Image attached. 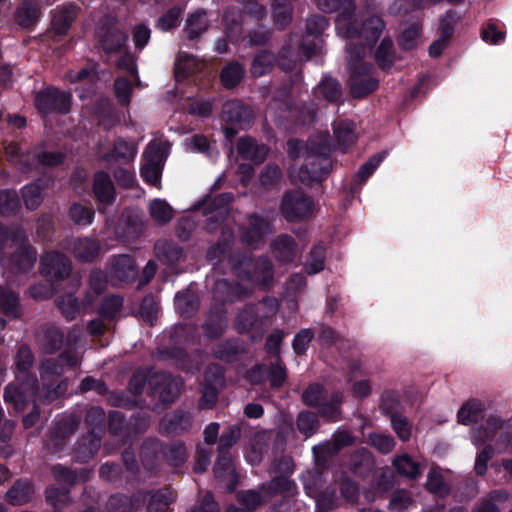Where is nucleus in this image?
Masks as SVG:
<instances>
[{
    "label": "nucleus",
    "instance_id": "obj_1",
    "mask_svg": "<svg viewBox=\"0 0 512 512\" xmlns=\"http://www.w3.org/2000/svg\"><path fill=\"white\" fill-rule=\"evenodd\" d=\"M331 154L332 147L327 136L309 138L304 163L298 172L300 182L308 187L321 185L333 168Z\"/></svg>",
    "mask_w": 512,
    "mask_h": 512
},
{
    "label": "nucleus",
    "instance_id": "obj_2",
    "mask_svg": "<svg viewBox=\"0 0 512 512\" xmlns=\"http://www.w3.org/2000/svg\"><path fill=\"white\" fill-rule=\"evenodd\" d=\"M337 30L347 39L359 38L367 47H373L379 40L385 23L379 16H370L366 19H359L356 14V6L350 1L335 20Z\"/></svg>",
    "mask_w": 512,
    "mask_h": 512
},
{
    "label": "nucleus",
    "instance_id": "obj_3",
    "mask_svg": "<svg viewBox=\"0 0 512 512\" xmlns=\"http://www.w3.org/2000/svg\"><path fill=\"white\" fill-rule=\"evenodd\" d=\"M234 233L227 227H221V235L206 251V260L213 265V270L225 275L228 271L233 274L238 268L247 265L249 257L246 254L233 252Z\"/></svg>",
    "mask_w": 512,
    "mask_h": 512
},
{
    "label": "nucleus",
    "instance_id": "obj_4",
    "mask_svg": "<svg viewBox=\"0 0 512 512\" xmlns=\"http://www.w3.org/2000/svg\"><path fill=\"white\" fill-rule=\"evenodd\" d=\"M72 100L71 92L53 85L40 89L34 93L33 97L35 109L42 118L52 114H68L71 111Z\"/></svg>",
    "mask_w": 512,
    "mask_h": 512
},
{
    "label": "nucleus",
    "instance_id": "obj_5",
    "mask_svg": "<svg viewBox=\"0 0 512 512\" xmlns=\"http://www.w3.org/2000/svg\"><path fill=\"white\" fill-rule=\"evenodd\" d=\"M181 378L166 371H158L149 375L148 395L163 405L172 404L181 393Z\"/></svg>",
    "mask_w": 512,
    "mask_h": 512
},
{
    "label": "nucleus",
    "instance_id": "obj_6",
    "mask_svg": "<svg viewBox=\"0 0 512 512\" xmlns=\"http://www.w3.org/2000/svg\"><path fill=\"white\" fill-rule=\"evenodd\" d=\"M313 199L301 190H287L284 192L279 210L282 217L289 223L299 222L312 214Z\"/></svg>",
    "mask_w": 512,
    "mask_h": 512
},
{
    "label": "nucleus",
    "instance_id": "obj_7",
    "mask_svg": "<svg viewBox=\"0 0 512 512\" xmlns=\"http://www.w3.org/2000/svg\"><path fill=\"white\" fill-rule=\"evenodd\" d=\"M234 275L255 283L263 290H269L274 281V265L266 256H260L255 261L249 257L248 264L238 268Z\"/></svg>",
    "mask_w": 512,
    "mask_h": 512
},
{
    "label": "nucleus",
    "instance_id": "obj_8",
    "mask_svg": "<svg viewBox=\"0 0 512 512\" xmlns=\"http://www.w3.org/2000/svg\"><path fill=\"white\" fill-rule=\"evenodd\" d=\"M349 88L355 99H362L377 90L379 80L372 77L373 65L371 63H351L349 66Z\"/></svg>",
    "mask_w": 512,
    "mask_h": 512
},
{
    "label": "nucleus",
    "instance_id": "obj_9",
    "mask_svg": "<svg viewBox=\"0 0 512 512\" xmlns=\"http://www.w3.org/2000/svg\"><path fill=\"white\" fill-rule=\"evenodd\" d=\"M79 12V6L74 2H65L52 10V19L50 28L46 32V37L51 38L53 42L61 41L68 32L72 24L76 21Z\"/></svg>",
    "mask_w": 512,
    "mask_h": 512
},
{
    "label": "nucleus",
    "instance_id": "obj_10",
    "mask_svg": "<svg viewBox=\"0 0 512 512\" xmlns=\"http://www.w3.org/2000/svg\"><path fill=\"white\" fill-rule=\"evenodd\" d=\"M39 390L36 376L21 379L20 385L8 384L4 389V401L12 405L16 412H22L28 405L29 398L34 397Z\"/></svg>",
    "mask_w": 512,
    "mask_h": 512
},
{
    "label": "nucleus",
    "instance_id": "obj_11",
    "mask_svg": "<svg viewBox=\"0 0 512 512\" xmlns=\"http://www.w3.org/2000/svg\"><path fill=\"white\" fill-rule=\"evenodd\" d=\"M15 250L9 255L8 264L10 270L15 274L28 273L37 261V250L29 242L26 234L25 241L16 242Z\"/></svg>",
    "mask_w": 512,
    "mask_h": 512
},
{
    "label": "nucleus",
    "instance_id": "obj_12",
    "mask_svg": "<svg viewBox=\"0 0 512 512\" xmlns=\"http://www.w3.org/2000/svg\"><path fill=\"white\" fill-rule=\"evenodd\" d=\"M71 272L72 263L63 253L50 251L42 256L41 273L51 281L64 280L70 276Z\"/></svg>",
    "mask_w": 512,
    "mask_h": 512
},
{
    "label": "nucleus",
    "instance_id": "obj_13",
    "mask_svg": "<svg viewBox=\"0 0 512 512\" xmlns=\"http://www.w3.org/2000/svg\"><path fill=\"white\" fill-rule=\"evenodd\" d=\"M247 226L242 229L241 241L247 246L259 244L264 238L273 232V226L267 217L256 212L246 216Z\"/></svg>",
    "mask_w": 512,
    "mask_h": 512
},
{
    "label": "nucleus",
    "instance_id": "obj_14",
    "mask_svg": "<svg viewBox=\"0 0 512 512\" xmlns=\"http://www.w3.org/2000/svg\"><path fill=\"white\" fill-rule=\"evenodd\" d=\"M67 249L82 263L94 262L101 251V244L95 237H72L67 240Z\"/></svg>",
    "mask_w": 512,
    "mask_h": 512
},
{
    "label": "nucleus",
    "instance_id": "obj_15",
    "mask_svg": "<svg viewBox=\"0 0 512 512\" xmlns=\"http://www.w3.org/2000/svg\"><path fill=\"white\" fill-rule=\"evenodd\" d=\"M212 294L215 301L225 304L248 298L251 290L241 283L222 278L215 281Z\"/></svg>",
    "mask_w": 512,
    "mask_h": 512
},
{
    "label": "nucleus",
    "instance_id": "obj_16",
    "mask_svg": "<svg viewBox=\"0 0 512 512\" xmlns=\"http://www.w3.org/2000/svg\"><path fill=\"white\" fill-rule=\"evenodd\" d=\"M79 421L74 417L64 418L55 423L47 441L52 453H59L65 447L68 439L77 431Z\"/></svg>",
    "mask_w": 512,
    "mask_h": 512
},
{
    "label": "nucleus",
    "instance_id": "obj_17",
    "mask_svg": "<svg viewBox=\"0 0 512 512\" xmlns=\"http://www.w3.org/2000/svg\"><path fill=\"white\" fill-rule=\"evenodd\" d=\"M42 16L40 0H21L13 13V19L21 29L32 31Z\"/></svg>",
    "mask_w": 512,
    "mask_h": 512
},
{
    "label": "nucleus",
    "instance_id": "obj_18",
    "mask_svg": "<svg viewBox=\"0 0 512 512\" xmlns=\"http://www.w3.org/2000/svg\"><path fill=\"white\" fill-rule=\"evenodd\" d=\"M92 193L95 200L104 206L114 204L117 192L114 182L108 172L98 170L93 174Z\"/></svg>",
    "mask_w": 512,
    "mask_h": 512
},
{
    "label": "nucleus",
    "instance_id": "obj_19",
    "mask_svg": "<svg viewBox=\"0 0 512 512\" xmlns=\"http://www.w3.org/2000/svg\"><path fill=\"white\" fill-rule=\"evenodd\" d=\"M137 155V147L132 141L123 137L114 140L111 150L105 152L101 159L107 163L129 164Z\"/></svg>",
    "mask_w": 512,
    "mask_h": 512
},
{
    "label": "nucleus",
    "instance_id": "obj_20",
    "mask_svg": "<svg viewBox=\"0 0 512 512\" xmlns=\"http://www.w3.org/2000/svg\"><path fill=\"white\" fill-rule=\"evenodd\" d=\"M101 446V437L93 431L82 435L73 448V458L76 462L85 464L95 457Z\"/></svg>",
    "mask_w": 512,
    "mask_h": 512
},
{
    "label": "nucleus",
    "instance_id": "obj_21",
    "mask_svg": "<svg viewBox=\"0 0 512 512\" xmlns=\"http://www.w3.org/2000/svg\"><path fill=\"white\" fill-rule=\"evenodd\" d=\"M237 151L243 160L259 165L267 159L269 147L263 143L259 144L250 136H243L238 139Z\"/></svg>",
    "mask_w": 512,
    "mask_h": 512
},
{
    "label": "nucleus",
    "instance_id": "obj_22",
    "mask_svg": "<svg viewBox=\"0 0 512 512\" xmlns=\"http://www.w3.org/2000/svg\"><path fill=\"white\" fill-rule=\"evenodd\" d=\"M343 402V393L333 391L315 408L316 415L327 423H336L341 420Z\"/></svg>",
    "mask_w": 512,
    "mask_h": 512
},
{
    "label": "nucleus",
    "instance_id": "obj_23",
    "mask_svg": "<svg viewBox=\"0 0 512 512\" xmlns=\"http://www.w3.org/2000/svg\"><path fill=\"white\" fill-rule=\"evenodd\" d=\"M247 353L246 343L237 337L225 339L212 350L213 357L225 363H233L240 355Z\"/></svg>",
    "mask_w": 512,
    "mask_h": 512
},
{
    "label": "nucleus",
    "instance_id": "obj_24",
    "mask_svg": "<svg viewBox=\"0 0 512 512\" xmlns=\"http://www.w3.org/2000/svg\"><path fill=\"white\" fill-rule=\"evenodd\" d=\"M224 119L227 123L249 126L254 119L253 110L243 101L234 99L223 106Z\"/></svg>",
    "mask_w": 512,
    "mask_h": 512
},
{
    "label": "nucleus",
    "instance_id": "obj_25",
    "mask_svg": "<svg viewBox=\"0 0 512 512\" xmlns=\"http://www.w3.org/2000/svg\"><path fill=\"white\" fill-rule=\"evenodd\" d=\"M227 323L226 311L223 308H213L209 311L201 328L206 338L217 340L225 333Z\"/></svg>",
    "mask_w": 512,
    "mask_h": 512
},
{
    "label": "nucleus",
    "instance_id": "obj_26",
    "mask_svg": "<svg viewBox=\"0 0 512 512\" xmlns=\"http://www.w3.org/2000/svg\"><path fill=\"white\" fill-rule=\"evenodd\" d=\"M140 459L143 467L149 471L154 472L163 460V443L157 438H147L142 443L140 448Z\"/></svg>",
    "mask_w": 512,
    "mask_h": 512
},
{
    "label": "nucleus",
    "instance_id": "obj_27",
    "mask_svg": "<svg viewBox=\"0 0 512 512\" xmlns=\"http://www.w3.org/2000/svg\"><path fill=\"white\" fill-rule=\"evenodd\" d=\"M98 36L99 46L106 54L120 52L127 41L126 33L117 27H102Z\"/></svg>",
    "mask_w": 512,
    "mask_h": 512
},
{
    "label": "nucleus",
    "instance_id": "obj_28",
    "mask_svg": "<svg viewBox=\"0 0 512 512\" xmlns=\"http://www.w3.org/2000/svg\"><path fill=\"white\" fill-rule=\"evenodd\" d=\"M375 461L372 454L365 448L357 449L349 458L348 468L355 476L367 478L374 470Z\"/></svg>",
    "mask_w": 512,
    "mask_h": 512
},
{
    "label": "nucleus",
    "instance_id": "obj_29",
    "mask_svg": "<svg viewBox=\"0 0 512 512\" xmlns=\"http://www.w3.org/2000/svg\"><path fill=\"white\" fill-rule=\"evenodd\" d=\"M271 248L275 258L281 263H292L297 255V243L288 234L278 235L272 242Z\"/></svg>",
    "mask_w": 512,
    "mask_h": 512
},
{
    "label": "nucleus",
    "instance_id": "obj_30",
    "mask_svg": "<svg viewBox=\"0 0 512 512\" xmlns=\"http://www.w3.org/2000/svg\"><path fill=\"white\" fill-rule=\"evenodd\" d=\"M34 484L29 479L16 480L6 493V501L13 506L29 503L34 495Z\"/></svg>",
    "mask_w": 512,
    "mask_h": 512
},
{
    "label": "nucleus",
    "instance_id": "obj_31",
    "mask_svg": "<svg viewBox=\"0 0 512 512\" xmlns=\"http://www.w3.org/2000/svg\"><path fill=\"white\" fill-rule=\"evenodd\" d=\"M333 135L337 146L346 152L357 141L355 123L348 119H340L333 123Z\"/></svg>",
    "mask_w": 512,
    "mask_h": 512
},
{
    "label": "nucleus",
    "instance_id": "obj_32",
    "mask_svg": "<svg viewBox=\"0 0 512 512\" xmlns=\"http://www.w3.org/2000/svg\"><path fill=\"white\" fill-rule=\"evenodd\" d=\"M504 421L497 416H490L485 424L472 429V442L476 446L484 445L494 440L498 432L503 428Z\"/></svg>",
    "mask_w": 512,
    "mask_h": 512
},
{
    "label": "nucleus",
    "instance_id": "obj_33",
    "mask_svg": "<svg viewBox=\"0 0 512 512\" xmlns=\"http://www.w3.org/2000/svg\"><path fill=\"white\" fill-rule=\"evenodd\" d=\"M191 426L192 416L183 410L173 411L161 424L162 430L170 435H181L187 432Z\"/></svg>",
    "mask_w": 512,
    "mask_h": 512
},
{
    "label": "nucleus",
    "instance_id": "obj_34",
    "mask_svg": "<svg viewBox=\"0 0 512 512\" xmlns=\"http://www.w3.org/2000/svg\"><path fill=\"white\" fill-rule=\"evenodd\" d=\"M113 276L123 283L132 282L137 275L135 260L128 254L115 256L112 261Z\"/></svg>",
    "mask_w": 512,
    "mask_h": 512
},
{
    "label": "nucleus",
    "instance_id": "obj_35",
    "mask_svg": "<svg viewBox=\"0 0 512 512\" xmlns=\"http://www.w3.org/2000/svg\"><path fill=\"white\" fill-rule=\"evenodd\" d=\"M296 489L297 485L293 480L281 475L273 477L260 486V491L269 498L276 495L292 496Z\"/></svg>",
    "mask_w": 512,
    "mask_h": 512
},
{
    "label": "nucleus",
    "instance_id": "obj_36",
    "mask_svg": "<svg viewBox=\"0 0 512 512\" xmlns=\"http://www.w3.org/2000/svg\"><path fill=\"white\" fill-rule=\"evenodd\" d=\"M313 93L317 99H324L330 103H337L343 95L340 82L329 75L322 77Z\"/></svg>",
    "mask_w": 512,
    "mask_h": 512
},
{
    "label": "nucleus",
    "instance_id": "obj_37",
    "mask_svg": "<svg viewBox=\"0 0 512 512\" xmlns=\"http://www.w3.org/2000/svg\"><path fill=\"white\" fill-rule=\"evenodd\" d=\"M51 471L56 481L62 484L63 487H69V489L74 486L78 480L85 482L90 474L87 468L73 470L62 464L53 465Z\"/></svg>",
    "mask_w": 512,
    "mask_h": 512
},
{
    "label": "nucleus",
    "instance_id": "obj_38",
    "mask_svg": "<svg viewBox=\"0 0 512 512\" xmlns=\"http://www.w3.org/2000/svg\"><path fill=\"white\" fill-rule=\"evenodd\" d=\"M95 115L98 124L105 130L109 131L115 127L120 118L113 102L109 99H100L95 104Z\"/></svg>",
    "mask_w": 512,
    "mask_h": 512
},
{
    "label": "nucleus",
    "instance_id": "obj_39",
    "mask_svg": "<svg viewBox=\"0 0 512 512\" xmlns=\"http://www.w3.org/2000/svg\"><path fill=\"white\" fill-rule=\"evenodd\" d=\"M397 60L396 50L390 37L380 42L374 53V61L379 69L389 72Z\"/></svg>",
    "mask_w": 512,
    "mask_h": 512
},
{
    "label": "nucleus",
    "instance_id": "obj_40",
    "mask_svg": "<svg viewBox=\"0 0 512 512\" xmlns=\"http://www.w3.org/2000/svg\"><path fill=\"white\" fill-rule=\"evenodd\" d=\"M208 28L209 21L207 19V13L205 10L199 9L188 15L183 31L187 39L193 41L204 34Z\"/></svg>",
    "mask_w": 512,
    "mask_h": 512
},
{
    "label": "nucleus",
    "instance_id": "obj_41",
    "mask_svg": "<svg viewBox=\"0 0 512 512\" xmlns=\"http://www.w3.org/2000/svg\"><path fill=\"white\" fill-rule=\"evenodd\" d=\"M175 500L176 494L170 487H162L157 490L150 489L147 512H166Z\"/></svg>",
    "mask_w": 512,
    "mask_h": 512
},
{
    "label": "nucleus",
    "instance_id": "obj_42",
    "mask_svg": "<svg viewBox=\"0 0 512 512\" xmlns=\"http://www.w3.org/2000/svg\"><path fill=\"white\" fill-rule=\"evenodd\" d=\"M42 332L41 346L45 354H54L61 350L65 335L60 328L54 325H45Z\"/></svg>",
    "mask_w": 512,
    "mask_h": 512
},
{
    "label": "nucleus",
    "instance_id": "obj_43",
    "mask_svg": "<svg viewBox=\"0 0 512 512\" xmlns=\"http://www.w3.org/2000/svg\"><path fill=\"white\" fill-rule=\"evenodd\" d=\"M245 76L244 66L236 60H232L223 66L220 72V81L225 89H234Z\"/></svg>",
    "mask_w": 512,
    "mask_h": 512
},
{
    "label": "nucleus",
    "instance_id": "obj_44",
    "mask_svg": "<svg viewBox=\"0 0 512 512\" xmlns=\"http://www.w3.org/2000/svg\"><path fill=\"white\" fill-rule=\"evenodd\" d=\"M355 437L347 430L337 431L332 438L331 443H325L322 446L314 447L313 451L316 454L320 450L327 456H332L339 453L343 448L353 445Z\"/></svg>",
    "mask_w": 512,
    "mask_h": 512
},
{
    "label": "nucleus",
    "instance_id": "obj_45",
    "mask_svg": "<svg viewBox=\"0 0 512 512\" xmlns=\"http://www.w3.org/2000/svg\"><path fill=\"white\" fill-rule=\"evenodd\" d=\"M458 422L463 425L477 423L484 418V405L478 399L466 401L458 410Z\"/></svg>",
    "mask_w": 512,
    "mask_h": 512
},
{
    "label": "nucleus",
    "instance_id": "obj_46",
    "mask_svg": "<svg viewBox=\"0 0 512 512\" xmlns=\"http://www.w3.org/2000/svg\"><path fill=\"white\" fill-rule=\"evenodd\" d=\"M26 231L19 225H5L0 222V259L7 247H13L16 242L25 241Z\"/></svg>",
    "mask_w": 512,
    "mask_h": 512
},
{
    "label": "nucleus",
    "instance_id": "obj_47",
    "mask_svg": "<svg viewBox=\"0 0 512 512\" xmlns=\"http://www.w3.org/2000/svg\"><path fill=\"white\" fill-rule=\"evenodd\" d=\"M156 255L169 265L180 262L184 257V249L172 240H164L155 244Z\"/></svg>",
    "mask_w": 512,
    "mask_h": 512
},
{
    "label": "nucleus",
    "instance_id": "obj_48",
    "mask_svg": "<svg viewBox=\"0 0 512 512\" xmlns=\"http://www.w3.org/2000/svg\"><path fill=\"white\" fill-rule=\"evenodd\" d=\"M34 355L28 345L19 346L15 356V367L17 371V379H28L29 376H36L31 373V368L34 364Z\"/></svg>",
    "mask_w": 512,
    "mask_h": 512
},
{
    "label": "nucleus",
    "instance_id": "obj_49",
    "mask_svg": "<svg viewBox=\"0 0 512 512\" xmlns=\"http://www.w3.org/2000/svg\"><path fill=\"white\" fill-rule=\"evenodd\" d=\"M187 459V449L182 441H172L163 444V460L171 467L182 466Z\"/></svg>",
    "mask_w": 512,
    "mask_h": 512
},
{
    "label": "nucleus",
    "instance_id": "obj_50",
    "mask_svg": "<svg viewBox=\"0 0 512 512\" xmlns=\"http://www.w3.org/2000/svg\"><path fill=\"white\" fill-rule=\"evenodd\" d=\"M275 55L269 50H261L257 52L251 63V74L255 78L262 77L269 72L274 67L275 64Z\"/></svg>",
    "mask_w": 512,
    "mask_h": 512
},
{
    "label": "nucleus",
    "instance_id": "obj_51",
    "mask_svg": "<svg viewBox=\"0 0 512 512\" xmlns=\"http://www.w3.org/2000/svg\"><path fill=\"white\" fill-rule=\"evenodd\" d=\"M273 21L278 30H284L293 18V6L288 0H274Z\"/></svg>",
    "mask_w": 512,
    "mask_h": 512
},
{
    "label": "nucleus",
    "instance_id": "obj_52",
    "mask_svg": "<svg viewBox=\"0 0 512 512\" xmlns=\"http://www.w3.org/2000/svg\"><path fill=\"white\" fill-rule=\"evenodd\" d=\"M462 21V15L455 9H449L439 17L438 32L443 39L452 40L455 27Z\"/></svg>",
    "mask_w": 512,
    "mask_h": 512
},
{
    "label": "nucleus",
    "instance_id": "obj_53",
    "mask_svg": "<svg viewBox=\"0 0 512 512\" xmlns=\"http://www.w3.org/2000/svg\"><path fill=\"white\" fill-rule=\"evenodd\" d=\"M401 397L398 391L384 390L380 396L379 409L381 414L387 418L400 413Z\"/></svg>",
    "mask_w": 512,
    "mask_h": 512
},
{
    "label": "nucleus",
    "instance_id": "obj_54",
    "mask_svg": "<svg viewBox=\"0 0 512 512\" xmlns=\"http://www.w3.org/2000/svg\"><path fill=\"white\" fill-rule=\"evenodd\" d=\"M225 26V33L228 38L237 40L243 30L242 16L239 11L235 9H228L224 12L222 17Z\"/></svg>",
    "mask_w": 512,
    "mask_h": 512
},
{
    "label": "nucleus",
    "instance_id": "obj_55",
    "mask_svg": "<svg viewBox=\"0 0 512 512\" xmlns=\"http://www.w3.org/2000/svg\"><path fill=\"white\" fill-rule=\"evenodd\" d=\"M40 147H44V143L37 145L34 148L33 158L39 166L43 167H58L65 161V154L60 151H38Z\"/></svg>",
    "mask_w": 512,
    "mask_h": 512
},
{
    "label": "nucleus",
    "instance_id": "obj_56",
    "mask_svg": "<svg viewBox=\"0 0 512 512\" xmlns=\"http://www.w3.org/2000/svg\"><path fill=\"white\" fill-rule=\"evenodd\" d=\"M57 307L67 321H72L80 313L79 299L72 293L62 295L56 301Z\"/></svg>",
    "mask_w": 512,
    "mask_h": 512
},
{
    "label": "nucleus",
    "instance_id": "obj_57",
    "mask_svg": "<svg viewBox=\"0 0 512 512\" xmlns=\"http://www.w3.org/2000/svg\"><path fill=\"white\" fill-rule=\"evenodd\" d=\"M386 156V151H381L372 155L365 163L359 167L355 176V182L357 184H364L383 162Z\"/></svg>",
    "mask_w": 512,
    "mask_h": 512
},
{
    "label": "nucleus",
    "instance_id": "obj_58",
    "mask_svg": "<svg viewBox=\"0 0 512 512\" xmlns=\"http://www.w3.org/2000/svg\"><path fill=\"white\" fill-rule=\"evenodd\" d=\"M20 207V198L15 190H0V214L2 216H13Z\"/></svg>",
    "mask_w": 512,
    "mask_h": 512
},
{
    "label": "nucleus",
    "instance_id": "obj_59",
    "mask_svg": "<svg viewBox=\"0 0 512 512\" xmlns=\"http://www.w3.org/2000/svg\"><path fill=\"white\" fill-rule=\"evenodd\" d=\"M393 466L399 475L410 479H417L421 474L419 464L407 454L396 457Z\"/></svg>",
    "mask_w": 512,
    "mask_h": 512
},
{
    "label": "nucleus",
    "instance_id": "obj_60",
    "mask_svg": "<svg viewBox=\"0 0 512 512\" xmlns=\"http://www.w3.org/2000/svg\"><path fill=\"white\" fill-rule=\"evenodd\" d=\"M95 217V211L92 207L81 203H73L69 208V218L75 225H91Z\"/></svg>",
    "mask_w": 512,
    "mask_h": 512
},
{
    "label": "nucleus",
    "instance_id": "obj_61",
    "mask_svg": "<svg viewBox=\"0 0 512 512\" xmlns=\"http://www.w3.org/2000/svg\"><path fill=\"white\" fill-rule=\"evenodd\" d=\"M107 426L113 436L125 437L129 434V422L125 415L118 410H111L108 414Z\"/></svg>",
    "mask_w": 512,
    "mask_h": 512
},
{
    "label": "nucleus",
    "instance_id": "obj_62",
    "mask_svg": "<svg viewBox=\"0 0 512 512\" xmlns=\"http://www.w3.org/2000/svg\"><path fill=\"white\" fill-rule=\"evenodd\" d=\"M175 306L182 316L191 317L198 311L199 301L192 293L178 292L175 296Z\"/></svg>",
    "mask_w": 512,
    "mask_h": 512
},
{
    "label": "nucleus",
    "instance_id": "obj_63",
    "mask_svg": "<svg viewBox=\"0 0 512 512\" xmlns=\"http://www.w3.org/2000/svg\"><path fill=\"white\" fill-rule=\"evenodd\" d=\"M296 425L298 431L306 437L315 434L320 426L318 416L316 413L304 410L301 411L296 419Z\"/></svg>",
    "mask_w": 512,
    "mask_h": 512
},
{
    "label": "nucleus",
    "instance_id": "obj_64",
    "mask_svg": "<svg viewBox=\"0 0 512 512\" xmlns=\"http://www.w3.org/2000/svg\"><path fill=\"white\" fill-rule=\"evenodd\" d=\"M317 512H330L338 507L336 489L328 486L320 491L315 499Z\"/></svg>",
    "mask_w": 512,
    "mask_h": 512
}]
</instances>
